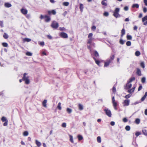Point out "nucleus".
I'll return each instance as SVG.
<instances>
[{"instance_id":"1","label":"nucleus","mask_w":147,"mask_h":147,"mask_svg":"<svg viewBox=\"0 0 147 147\" xmlns=\"http://www.w3.org/2000/svg\"><path fill=\"white\" fill-rule=\"evenodd\" d=\"M135 80V78L134 77H132L130 78L127 81L125 87V89H128L130 88L132 86V84L131 83Z\"/></svg>"},{"instance_id":"2","label":"nucleus","mask_w":147,"mask_h":147,"mask_svg":"<svg viewBox=\"0 0 147 147\" xmlns=\"http://www.w3.org/2000/svg\"><path fill=\"white\" fill-rule=\"evenodd\" d=\"M114 56H112L110 57V59H107L105 63L104 66L106 67H107L109 64L111 62L112 60L114 59Z\"/></svg>"},{"instance_id":"3","label":"nucleus","mask_w":147,"mask_h":147,"mask_svg":"<svg viewBox=\"0 0 147 147\" xmlns=\"http://www.w3.org/2000/svg\"><path fill=\"white\" fill-rule=\"evenodd\" d=\"M93 34L90 33L88 34V39L87 40V43L89 44H91L93 40L94 39L92 38Z\"/></svg>"},{"instance_id":"4","label":"nucleus","mask_w":147,"mask_h":147,"mask_svg":"<svg viewBox=\"0 0 147 147\" xmlns=\"http://www.w3.org/2000/svg\"><path fill=\"white\" fill-rule=\"evenodd\" d=\"M120 11V9L119 8H116L113 14V15L116 18L120 17V15L119 13Z\"/></svg>"},{"instance_id":"5","label":"nucleus","mask_w":147,"mask_h":147,"mask_svg":"<svg viewBox=\"0 0 147 147\" xmlns=\"http://www.w3.org/2000/svg\"><path fill=\"white\" fill-rule=\"evenodd\" d=\"M26 73H25L24 74L23 80L25 82V83L26 84H28L30 83V80L28 79V77L26 76Z\"/></svg>"},{"instance_id":"6","label":"nucleus","mask_w":147,"mask_h":147,"mask_svg":"<svg viewBox=\"0 0 147 147\" xmlns=\"http://www.w3.org/2000/svg\"><path fill=\"white\" fill-rule=\"evenodd\" d=\"M112 103L113 104L114 109L115 110H117V102L115 100L114 96H113L112 98Z\"/></svg>"},{"instance_id":"7","label":"nucleus","mask_w":147,"mask_h":147,"mask_svg":"<svg viewBox=\"0 0 147 147\" xmlns=\"http://www.w3.org/2000/svg\"><path fill=\"white\" fill-rule=\"evenodd\" d=\"M51 26L53 28L56 29L59 27V24L56 22L53 21L51 24Z\"/></svg>"},{"instance_id":"8","label":"nucleus","mask_w":147,"mask_h":147,"mask_svg":"<svg viewBox=\"0 0 147 147\" xmlns=\"http://www.w3.org/2000/svg\"><path fill=\"white\" fill-rule=\"evenodd\" d=\"M104 111L105 112L106 114L109 117H111V116L112 114L110 110L107 108H105Z\"/></svg>"},{"instance_id":"9","label":"nucleus","mask_w":147,"mask_h":147,"mask_svg":"<svg viewBox=\"0 0 147 147\" xmlns=\"http://www.w3.org/2000/svg\"><path fill=\"white\" fill-rule=\"evenodd\" d=\"M130 100L129 99H126L123 102V106H127L129 104Z\"/></svg>"},{"instance_id":"10","label":"nucleus","mask_w":147,"mask_h":147,"mask_svg":"<svg viewBox=\"0 0 147 147\" xmlns=\"http://www.w3.org/2000/svg\"><path fill=\"white\" fill-rule=\"evenodd\" d=\"M60 35L62 38H65L68 37L67 34L65 32H63L61 33Z\"/></svg>"},{"instance_id":"11","label":"nucleus","mask_w":147,"mask_h":147,"mask_svg":"<svg viewBox=\"0 0 147 147\" xmlns=\"http://www.w3.org/2000/svg\"><path fill=\"white\" fill-rule=\"evenodd\" d=\"M45 21L47 22H49L51 20L50 18L47 15L45 16Z\"/></svg>"},{"instance_id":"12","label":"nucleus","mask_w":147,"mask_h":147,"mask_svg":"<svg viewBox=\"0 0 147 147\" xmlns=\"http://www.w3.org/2000/svg\"><path fill=\"white\" fill-rule=\"evenodd\" d=\"M21 13L24 15H26L28 13V10L26 9L22 8L21 10Z\"/></svg>"},{"instance_id":"13","label":"nucleus","mask_w":147,"mask_h":147,"mask_svg":"<svg viewBox=\"0 0 147 147\" xmlns=\"http://www.w3.org/2000/svg\"><path fill=\"white\" fill-rule=\"evenodd\" d=\"M48 13L49 15H51V14L53 15H55L56 14V11L54 10H53L51 11H48Z\"/></svg>"},{"instance_id":"14","label":"nucleus","mask_w":147,"mask_h":147,"mask_svg":"<svg viewBox=\"0 0 147 147\" xmlns=\"http://www.w3.org/2000/svg\"><path fill=\"white\" fill-rule=\"evenodd\" d=\"M136 86L135 85L134 86L133 88L131 89H129L128 90V92L129 93H132L135 90V88H136Z\"/></svg>"},{"instance_id":"15","label":"nucleus","mask_w":147,"mask_h":147,"mask_svg":"<svg viewBox=\"0 0 147 147\" xmlns=\"http://www.w3.org/2000/svg\"><path fill=\"white\" fill-rule=\"evenodd\" d=\"M93 59L94 60L98 66H100V62L99 60L97 59L95 57H93Z\"/></svg>"},{"instance_id":"16","label":"nucleus","mask_w":147,"mask_h":147,"mask_svg":"<svg viewBox=\"0 0 147 147\" xmlns=\"http://www.w3.org/2000/svg\"><path fill=\"white\" fill-rule=\"evenodd\" d=\"M4 6L6 7L9 8L11 7L12 5L10 3H7L4 4Z\"/></svg>"},{"instance_id":"17","label":"nucleus","mask_w":147,"mask_h":147,"mask_svg":"<svg viewBox=\"0 0 147 147\" xmlns=\"http://www.w3.org/2000/svg\"><path fill=\"white\" fill-rule=\"evenodd\" d=\"M47 100H45L42 103V105L43 106L45 107L46 108L47 107Z\"/></svg>"},{"instance_id":"18","label":"nucleus","mask_w":147,"mask_h":147,"mask_svg":"<svg viewBox=\"0 0 147 147\" xmlns=\"http://www.w3.org/2000/svg\"><path fill=\"white\" fill-rule=\"evenodd\" d=\"M35 143L37 146L38 147H40L41 145L40 142L38 141L37 140H35Z\"/></svg>"},{"instance_id":"19","label":"nucleus","mask_w":147,"mask_h":147,"mask_svg":"<svg viewBox=\"0 0 147 147\" xmlns=\"http://www.w3.org/2000/svg\"><path fill=\"white\" fill-rule=\"evenodd\" d=\"M125 34V31L124 28H123L121 31V37H122Z\"/></svg>"},{"instance_id":"20","label":"nucleus","mask_w":147,"mask_h":147,"mask_svg":"<svg viewBox=\"0 0 147 147\" xmlns=\"http://www.w3.org/2000/svg\"><path fill=\"white\" fill-rule=\"evenodd\" d=\"M23 40L24 42H29L31 41V39L30 38H26L23 39Z\"/></svg>"},{"instance_id":"21","label":"nucleus","mask_w":147,"mask_h":147,"mask_svg":"<svg viewBox=\"0 0 147 147\" xmlns=\"http://www.w3.org/2000/svg\"><path fill=\"white\" fill-rule=\"evenodd\" d=\"M94 43H91V44H90L89 45H87V47L88 49L90 50V52H91V46L92 45V46H94Z\"/></svg>"},{"instance_id":"22","label":"nucleus","mask_w":147,"mask_h":147,"mask_svg":"<svg viewBox=\"0 0 147 147\" xmlns=\"http://www.w3.org/2000/svg\"><path fill=\"white\" fill-rule=\"evenodd\" d=\"M1 120L3 122H8V120L6 118L4 117H3L1 118Z\"/></svg>"},{"instance_id":"23","label":"nucleus","mask_w":147,"mask_h":147,"mask_svg":"<svg viewBox=\"0 0 147 147\" xmlns=\"http://www.w3.org/2000/svg\"><path fill=\"white\" fill-rule=\"evenodd\" d=\"M69 136L70 138L69 140L72 143H74V141L73 139V136L70 135H69Z\"/></svg>"},{"instance_id":"24","label":"nucleus","mask_w":147,"mask_h":147,"mask_svg":"<svg viewBox=\"0 0 147 147\" xmlns=\"http://www.w3.org/2000/svg\"><path fill=\"white\" fill-rule=\"evenodd\" d=\"M137 74L138 76H141V71L140 69H137Z\"/></svg>"},{"instance_id":"25","label":"nucleus","mask_w":147,"mask_h":147,"mask_svg":"<svg viewBox=\"0 0 147 147\" xmlns=\"http://www.w3.org/2000/svg\"><path fill=\"white\" fill-rule=\"evenodd\" d=\"M80 8L81 12H82L84 8L83 5L81 3L80 4Z\"/></svg>"},{"instance_id":"26","label":"nucleus","mask_w":147,"mask_h":147,"mask_svg":"<svg viewBox=\"0 0 147 147\" xmlns=\"http://www.w3.org/2000/svg\"><path fill=\"white\" fill-rule=\"evenodd\" d=\"M78 109L80 110H82L83 109V107L82 105L81 104H79L78 105Z\"/></svg>"},{"instance_id":"27","label":"nucleus","mask_w":147,"mask_h":147,"mask_svg":"<svg viewBox=\"0 0 147 147\" xmlns=\"http://www.w3.org/2000/svg\"><path fill=\"white\" fill-rule=\"evenodd\" d=\"M78 140L79 141L82 140L83 139V137L82 136L80 135H78Z\"/></svg>"},{"instance_id":"28","label":"nucleus","mask_w":147,"mask_h":147,"mask_svg":"<svg viewBox=\"0 0 147 147\" xmlns=\"http://www.w3.org/2000/svg\"><path fill=\"white\" fill-rule=\"evenodd\" d=\"M135 123L137 124H138L140 123V120L139 119L137 118L135 120Z\"/></svg>"},{"instance_id":"29","label":"nucleus","mask_w":147,"mask_h":147,"mask_svg":"<svg viewBox=\"0 0 147 147\" xmlns=\"http://www.w3.org/2000/svg\"><path fill=\"white\" fill-rule=\"evenodd\" d=\"M61 102H59L58 104V106H57V108L59 110H61Z\"/></svg>"},{"instance_id":"30","label":"nucleus","mask_w":147,"mask_h":147,"mask_svg":"<svg viewBox=\"0 0 147 147\" xmlns=\"http://www.w3.org/2000/svg\"><path fill=\"white\" fill-rule=\"evenodd\" d=\"M3 37L4 38L7 39L8 38V36L6 33H4L3 35Z\"/></svg>"},{"instance_id":"31","label":"nucleus","mask_w":147,"mask_h":147,"mask_svg":"<svg viewBox=\"0 0 147 147\" xmlns=\"http://www.w3.org/2000/svg\"><path fill=\"white\" fill-rule=\"evenodd\" d=\"M67 111L69 113H70L72 112V110L71 109L69 108H67L66 109Z\"/></svg>"},{"instance_id":"32","label":"nucleus","mask_w":147,"mask_h":147,"mask_svg":"<svg viewBox=\"0 0 147 147\" xmlns=\"http://www.w3.org/2000/svg\"><path fill=\"white\" fill-rule=\"evenodd\" d=\"M143 134L145 136H147V130L146 129H143L142 131Z\"/></svg>"},{"instance_id":"33","label":"nucleus","mask_w":147,"mask_h":147,"mask_svg":"<svg viewBox=\"0 0 147 147\" xmlns=\"http://www.w3.org/2000/svg\"><path fill=\"white\" fill-rule=\"evenodd\" d=\"M125 129L126 130L129 131L130 130V127L129 126L127 125L125 127Z\"/></svg>"},{"instance_id":"34","label":"nucleus","mask_w":147,"mask_h":147,"mask_svg":"<svg viewBox=\"0 0 147 147\" xmlns=\"http://www.w3.org/2000/svg\"><path fill=\"white\" fill-rule=\"evenodd\" d=\"M125 42V40H123L122 39H121L119 41L121 45H123Z\"/></svg>"},{"instance_id":"35","label":"nucleus","mask_w":147,"mask_h":147,"mask_svg":"<svg viewBox=\"0 0 147 147\" xmlns=\"http://www.w3.org/2000/svg\"><path fill=\"white\" fill-rule=\"evenodd\" d=\"M132 7H136L137 8H138L139 7V5L138 4H135L133 5Z\"/></svg>"},{"instance_id":"36","label":"nucleus","mask_w":147,"mask_h":147,"mask_svg":"<svg viewBox=\"0 0 147 147\" xmlns=\"http://www.w3.org/2000/svg\"><path fill=\"white\" fill-rule=\"evenodd\" d=\"M97 140L98 142L100 143L101 142V138L100 136H98L97 137Z\"/></svg>"},{"instance_id":"37","label":"nucleus","mask_w":147,"mask_h":147,"mask_svg":"<svg viewBox=\"0 0 147 147\" xmlns=\"http://www.w3.org/2000/svg\"><path fill=\"white\" fill-rule=\"evenodd\" d=\"M146 78L145 77H143L141 79V82L142 83H144L146 81Z\"/></svg>"},{"instance_id":"38","label":"nucleus","mask_w":147,"mask_h":147,"mask_svg":"<svg viewBox=\"0 0 147 147\" xmlns=\"http://www.w3.org/2000/svg\"><path fill=\"white\" fill-rule=\"evenodd\" d=\"M147 17V16H144L143 17L142 19V21L143 22V23L144 22H146V21H147V20H146V19H145L144 18H146Z\"/></svg>"},{"instance_id":"39","label":"nucleus","mask_w":147,"mask_h":147,"mask_svg":"<svg viewBox=\"0 0 147 147\" xmlns=\"http://www.w3.org/2000/svg\"><path fill=\"white\" fill-rule=\"evenodd\" d=\"M28 135V132L27 131H25L23 133V135L24 136H27Z\"/></svg>"},{"instance_id":"40","label":"nucleus","mask_w":147,"mask_h":147,"mask_svg":"<svg viewBox=\"0 0 147 147\" xmlns=\"http://www.w3.org/2000/svg\"><path fill=\"white\" fill-rule=\"evenodd\" d=\"M127 40H131L132 39V36L130 35H127Z\"/></svg>"},{"instance_id":"41","label":"nucleus","mask_w":147,"mask_h":147,"mask_svg":"<svg viewBox=\"0 0 147 147\" xmlns=\"http://www.w3.org/2000/svg\"><path fill=\"white\" fill-rule=\"evenodd\" d=\"M2 44L3 46L5 47H7L8 46V44L6 42H3Z\"/></svg>"},{"instance_id":"42","label":"nucleus","mask_w":147,"mask_h":147,"mask_svg":"<svg viewBox=\"0 0 147 147\" xmlns=\"http://www.w3.org/2000/svg\"><path fill=\"white\" fill-rule=\"evenodd\" d=\"M131 43L130 41H128L126 43V45L127 46H129L131 45Z\"/></svg>"},{"instance_id":"43","label":"nucleus","mask_w":147,"mask_h":147,"mask_svg":"<svg viewBox=\"0 0 147 147\" xmlns=\"http://www.w3.org/2000/svg\"><path fill=\"white\" fill-rule=\"evenodd\" d=\"M69 3L68 2H64L63 3V5L65 6H68L69 5Z\"/></svg>"},{"instance_id":"44","label":"nucleus","mask_w":147,"mask_h":147,"mask_svg":"<svg viewBox=\"0 0 147 147\" xmlns=\"http://www.w3.org/2000/svg\"><path fill=\"white\" fill-rule=\"evenodd\" d=\"M101 3V4L103 5H104L105 6H107V3L104 1H102Z\"/></svg>"},{"instance_id":"45","label":"nucleus","mask_w":147,"mask_h":147,"mask_svg":"<svg viewBox=\"0 0 147 147\" xmlns=\"http://www.w3.org/2000/svg\"><path fill=\"white\" fill-rule=\"evenodd\" d=\"M140 66L143 68H144L145 67L144 64L143 62H141L140 63Z\"/></svg>"},{"instance_id":"46","label":"nucleus","mask_w":147,"mask_h":147,"mask_svg":"<svg viewBox=\"0 0 147 147\" xmlns=\"http://www.w3.org/2000/svg\"><path fill=\"white\" fill-rule=\"evenodd\" d=\"M61 126L63 127H66V124L65 123H62Z\"/></svg>"},{"instance_id":"47","label":"nucleus","mask_w":147,"mask_h":147,"mask_svg":"<svg viewBox=\"0 0 147 147\" xmlns=\"http://www.w3.org/2000/svg\"><path fill=\"white\" fill-rule=\"evenodd\" d=\"M0 26L1 27H3V22L2 21H0Z\"/></svg>"},{"instance_id":"48","label":"nucleus","mask_w":147,"mask_h":147,"mask_svg":"<svg viewBox=\"0 0 147 147\" xmlns=\"http://www.w3.org/2000/svg\"><path fill=\"white\" fill-rule=\"evenodd\" d=\"M140 55V53L139 51H136L135 53V55Z\"/></svg>"},{"instance_id":"49","label":"nucleus","mask_w":147,"mask_h":147,"mask_svg":"<svg viewBox=\"0 0 147 147\" xmlns=\"http://www.w3.org/2000/svg\"><path fill=\"white\" fill-rule=\"evenodd\" d=\"M141 133L139 132H137L136 133L135 135L137 137L138 136L141 134Z\"/></svg>"},{"instance_id":"50","label":"nucleus","mask_w":147,"mask_h":147,"mask_svg":"<svg viewBox=\"0 0 147 147\" xmlns=\"http://www.w3.org/2000/svg\"><path fill=\"white\" fill-rule=\"evenodd\" d=\"M128 120L126 118H124L123 119V121L125 123Z\"/></svg>"},{"instance_id":"51","label":"nucleus","mask_w":147,"mask_h":147,"mask_svg":"<svg viewBox=\"0 0 147 147\" xmlns=\"http://www.w3.org/2000/svg\"><path fill=\"white\" fill-rule=\"evenodd\" d=\"M109 13L107 12H105L104 13V15L105 16H109Z\"/></svg>"},{"instance_id":"52","label":"nucleus","mask_w":147,"mask_h":147,"mask_svg":"<svg viewBox=\"0 0 147 147\" xmlns=\"http://www.w3.org/2000/svg\"><path fill=\"white\" fill-rule=\"evenodd\" d=\"M96 27L95 26H93L91 28V29L93 31H94L96 29Z\"/></svg>"},{"instance_id":"53","label":"nucleus","mask_w":147,"mask_h":147,"mask_svg":"<svg viewBox=\"0 0 147 147\" xmlns=\"http://www.w3.org/2000/svg\"><path fill=\"white\" fill-rule=\"evenodd\" d=\"M116 91V88L113 86L112 89V91L114 93H115Z\"/></svg>"},{"instance_id":"54","label":"nucleus","mask_w":147,"mask_h":147,"mask_svg":"<svg viewBox=\"0 0 147 147\" xmlns=\"http://www.w3.org/2000/svg\"><path fill=\"white\" fill-rule=\"evenodd\" d=\"M131 96V95H130L129 94H127L125 96V98H130Z\"/></svg>"},{"instance_id":"55","label":"nucleus","mask_w":147,"mask_h":147,"mask_svg":"<svg viewBox=\"0 0 147 147\" xmlns=\"http://www.w3.org/2000/svg\"><path fill=\"white\" fill-rule=\"evenodd\" d=\"M42 54H43V55H46L47 54V53L45 51H43L42 52Z\"/></svg>"},{"instance_id":"56","label":"nucleus","mask_w":147,"mask_h":147,"mask_svg":"<svg viewBox=\"0 0 147 147\" xmlns=\"http://www.w3.org/2000/svg\"><path fill=\"white\" fill-rule=\"evenodd\" d=\"M65 30V28L64 27H60L59 28V30L61 31L64 30Z\"/></svg>"},{"instance_id":"57","label":"nucleus","mask_w":147,"mask_h":147,"mask_svg":"<svg viewBox=\"0 0 147 147\" xmlns=\"http://www.w3.org/2000/svg\"><path fill=\"white\" fill-rule=\"evenodd\" d=\"M26 55H32V53L30 52H27L26 53Z\"/></svg>"},{"instance_id":"58","label":"nucleus","mask_w":147,"mask_h":147,"mask_svg":"<svg viewBox=\"0 0 147 147\" xmlns=\"http://www.w3.org/2000/svg\"><path fill=\"white\" fill-rule=\"evenodd\" d=\"M146 97L144 96L142 98H141V101H144L145 99L146 98Z\"/></svg>"},{"instance_id":"59","label":"nucleus","mask_w":147,"mask_h":147,"mask_svg":"<svg viewBox=\"0 0 147 147\" xmlns=\"http://www.w3.org/2000/svg\"><path fill=\"white\" fill-rule=\"evenodd\" d=\"M143 12L144 13H146L147 12V9L146 7H144L143 9Z\"/></svg>"},{"instance_id":"60","label":"nucleus","mask_w":147,"mask_h":147,"mask_svg":"<svg viewBox=\"0 0 147 147\" xmlns=\"http://www.w3.org/2000/svg\"><path fill=\"white\" fill-rule=\"evenodd\" d=\"M94 55H98V54L96 51H94Z\"/></svg>"},{"instance_id":"61","label":"nucleus","mask_w":147,"mask_h":147,"mask_svg":"<svg viewBox=\"0 0 147 147\" xmlns=\"http://www.w3.org/2000/svg\"><path fill=\"white\" fill-rule=\"evenodd\" d=\"M67 12L66 11H65L64 13H63L62 14V15L64 16H66V14H67Z\"/></svg>"},{"instance_id":"62","label":"nucleus","mask_w":147,"mask_h":147,"mask_svg":"<svg viewBox=\"0 0 147 147\" xmlns=\"http://www.w3.org/2000/svg\"><path fill=\"white\" fill-rule=\"evenodd\" d=\"M39 44L41 46H43L45 45L44 42H40L39 43Z\"/></svg>"},{"instance_id":"63","label":"nucleus","mask_w":147,"mask_h":147,"mask_svg":"<svg viewBox=\"0 0 147 147\" xmlns=\"http://www.w3.org/2000/svg\"><path fill=\"white\" fill-rule=\"evenodd\" d=\"M26 17L28 19H29L31 17L30 15L29 14L27 15Z\"/></svg>"},{"instance_id":"64","label":"nucleus","mask_w":147,"mask_h":147,"mask_svg":"<svg viewBox=\"0 0 147 147\" xmlns=\"http://www.w3.org/2000/svg\"><path fill=\"white\" fill-rule=\"evenodd\" d=\"M144 2L145 5L147 6V0H144Z\"/></svg>"}]
</instances>
